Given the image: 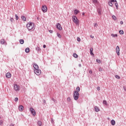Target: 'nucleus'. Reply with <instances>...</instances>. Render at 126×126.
Segmentation results:
<instances>
[{"label": "nucleus", "mask_w": 126, "mask_h": 126, "mask_svg": "<svg viewBox=\"0 0 126 126\" xmlns=\"http://www.w3.org/2000/svg\"><path fill=\"white\" fill-rule=\"evenodd\" d=\"M19 110L20 112H22L23 110H24V107L23 105H19Z\"/></svg>", "instance_id": "11"}, {"label": "nucleus", "mask_w": 126, "mask_h": 126, "mask_svg": "<svg viewBox=\"0 0 126 126\" xmlns=\"http://www.w3.org/2000/svg\"><path fill=\"white\" fill-rule=\"evenodd\" d=\"M73 56L74 57V58H75L76 59L78 58V55H77V54H76V53H73Z\"/></svg>", "instance_id": "24"}, {"label": "nucleus", "mask_w": 126, "mask_h": 126, "mask_svg": "<svg viewBox=\"0 0 126 126\" xmlns=\"http://www.w3.org/2000/svg\"><path fill=\"white\" fill-rule=\"evenodd\" d=\"M43 47L44 49H45L46 48V45L44 44V45H43Z\"/></svg>", "instance_id": "52"}, {"label": "nucleus", "mask_w": 126, "mask_h": 126, "mask_svg": "<svg viewBox=\"0 0 126 126\" xmlns=\"http://www.w3.org/2000/svg\"><path fill=\"white\" fill-rule=\"evenodd\" d=\"M4 43H5V41L4 40V39H1V40H0V44H2V45H3Z\"/></svg>", "instance_id": "19"}, {"label": "nucleus", "mask_w": 126, "mask_h": 126, "mask_svg": "<svg viewBox=\"0 0 126 126\" xmlns=\"http://www.w3.org/2000/svg\"><path fill=\"white\" fill-rule=\"evenodd\" d=\"M79 96V93H78L76 91H74L73 97H74V100H75L76 101L78 100Z\"/></svg>", "instance_id": "2"}, {"label": "nucleus", "mask_w": 126, "mask_h": 126, "mask_svg": "<svg viewBox=\"0 0 126 126\" xmlns=\"http://www.w3.org/2000/svg\"><path fill=\"white\" fill-rule=\"evenodd\" d=\"M0 119H1V117H0Z\"/></svg>", "instance_id": "59"}, {"label": "nucleus", "mask_w": 126, "mask_h": 126, "mask_svg": "<svg viewBox=\"0 0 126 126\" xmlns=\"http://www.w3.org/2000/svg\"><path fill=\"white\" fill-rule=\"evenodd\" d=\"M21 18H22L23 21H26V17H25V16H22Z\"/></svg>", "instance_id": "23"}, {"label": "nucleus", "mask_w": 126, "mask_h": 126, "mask_svg": "<svg viewBox=\"0 0 126 126\" xmlns=\"http://www.w3.org/2000/svg\"><path fill=\"white\" fill-rule=\"evenodd\" d=\"M47 10H48V8L47 7V6L46 5L42 6V11H43V12H47Z\"/></svg>", "instance_id": "8"}, {"label": "nucleus", "mask_w": 126, "mask_h": 126, "mask_svg": "<svg viewBox=\"0 0 126 126\" xmlns=\"http://www.w3.org/2000/svg\"><path fill=\"white\" fill-rule=\"evenodd\" d=\"M43 103H44V104H46V100H45L43 99Z\"/></svg>", "instance_id": "51"}, {"label": "nucleus", "mask_w": 126, "mask_h": 126, "mask_svg": "<svg viewBox=\"0 0 126 126\" xmlns=\"http://www.w3.org/2000/svg\"><path fill=\"white\" fill-rule=\"evenodd\" d=\"M72 21L75 23V24H76V25H78V24H79V20H78V19H77V17L76 16H73Z\"/></svg>", "instance_id": "3"}, {"label": "nucleus", "mask_w": 126, "mask_h": 126, "mask_svg": "<svg viewBox=\"0 0 126 126\" xmlns=\"http://www.w3.org/2000/svg\"><path fill=\"white\" fill-rule=\"evenodd\" d=\"M112 18H113V19L115 21H116V20H117V17H115V15H113V16H112Z\"/></svg>", "instance_id": "28"}, {"label": "nucleus", "mask_w": 126, "mask_h": 126, "mask_svg": "<svg viewBox=\"0 0 126 126\" xmlns=\"http://www.w3.org/2000/svg\"><path fill=\"white\" fill-rule=\"evenodd\" d=\"M11 22H14V19L13 18L10 19Z\"/></svg>", "instance_id": "34"}, {"label": "nucleus", "mask_w": 126, "mask_h": 126, "mask_svg": "<svg viewBox=\"0 0 126 126\" xmlns=\"http://www.w3.org/2000/svg\"><path fill=\"white\" fill-rule=\"evenodd\" d=\"M93 2L94 5H97V4H99V2L97 0H93Z\"/></svg>", "instance_id": "12"}, {"label": "nucleus", "mask_w": 126, "mask_h": 126, "mask_svg": "<svg viewBox=\"0 0 126 126\" xmlns=\"http://www.w3.org/2000/svg\"><path fill=\"white\" fill-rule=\"evenodd\" d=\"M67 101H68V102H70V97L67 98Z\"/></svg>", "instance_id": "45"}, {"label": "nucleus", "mask_w": 126, "mask_h": 126, "mask_svg": "<svg viewBox=\"0 0 126 126\" xmlns=\"http://www.w3.org/2000/svg\"><path fill=\"white\" fill-rule=\"evenodd\" d=\"M33 67H34V70H35V69H39V66H38V65L36 63H34L33 64Z\"/></svg>", "instance_id": "13"}, {"label": "nucleus", "mask_w": 126, "mask_h": 126, "mask_svg": "<svg viewBox=\"0 0 126 126\" xmlns=\"http://www.w3.org/2000/svg\"><path fill=\"white\" fill-rule=\"evenodd\" d=\"M94 110H95V112H99V111H100V109H99V108H98V107H97V106L94 107Z\"/></svg>", "instance_id": "18"}, {"label": "nucleus", "mask_w": 126, "mask_h": 126, "mask_svg": "<svg viewBox=\"0 0 126 126\" xmlns=\"http://www.w3.org/2000/svg\"><path fill=\"white\" fill-rule=\"evenodd\" d=\"M25 52L27 53H29V52H30V48H29V47L26 48Z\"/></svg>", "instance_id": "21"}, {"label": "nucleus", "mask_w": 126, "mask_h": 126, "mask_svg": "<svg viewBox=\"0 0 126 126\" xmlns=\"http://www.w3.org/2000/svg\"><path fill=\"white\" fill-rule=\"evenodd\" d=\"M111 36L112 37H118V34H114V33H112L111 34Z\"/></svg>", "instance_id": "29"}, {"label": "nucleus", "mask_w": 126, "mask_h": 126, "mask_svg": "<svg viewBox=\"0 0 126 126\" xmlns=\"http://www.w3.org/2000/svg\"><path fill=\"white\" fill-rule=\"evenodd\" d=\"M116 78H117V79H120V77L119 75H116L115 76Z\"/></svg>", "instance_id": "38"}, {"label": "nucleus", "mask_w": 126, "mask_h": 126, "mask_svg": "<svg viewBox=\"0 0 126 126\" xmlns=\"http://www.w3.org/2000/svg\"><path fill=\"white\" fill-rule=\"evenodd\" d=\"M20 44H21V45L24 44V40L20 39Z\"/></svg>", "instance_id": "25"}, {"label": "nucleus", "mask_w": 126, "mask_h": 126, "mask_svg": "<svg viewBox=\"0 0 126 126\" xmlns=\"http://www.w3.org/2000/svg\"><path fill=\"white\" fill-rule=\"evenodd\" d=\"M14 89L17 92H18V91L20 90V86H19V85H18L17 84H15L14 85Z\"/></svg>", "instance_id": "4"}, {"label": "nucleus", "mask_w": 126, "mask_h": 126, "mask_svg": "<svg viewBox=\"0 0 126 126\" xmlns=\"http://www.w3.org/2000/svg\"><path fill=\"white\" fill-rule=\"evenodd\" d=\"M51 100H52V101H53L54 102V103H55V102H56V100H55V99H54V98H52L51 99Z\"/></svg>", "instance_id": "46"}, {"label": "nucleus", "mask_w": 126, "mask_h": 126, "mask_svg": "<svg viewBox=\"0 0 126 126\" xmlns=\"http://www.w3.org/2000/svg\"><path fill=\"white\" fill-rule=\"evenodd\" d=\"M96 25H97V26H98V24H97L95 23V24H94V27H96Z\"/></svg>", "instance_id": "54"}, {"label": "nucleus", "mask_w": 126, "mask_h": 126, "mask_svg": "<svg viewBox=\"0 0 126 126\" xmlns=\"http://www.w3.org/2000/svg\"><path fill=\"white\" fill-rule=\"evenodd\" d=\"M103 104H104V105H107V101L103 100Z\"/></svg>", "instance_id": "36"}, {"label": "nucleus", "mask_w": 126, "mask_h": 126, "mask_svg": "<svg viewBox=\"0 0 126 126\" xmlns=\"http://www.w3.org/2000/svg\"><path fill=\"white\" fill-rule=\"evenodd\" d=\"M30 111L31 112V114H32V116H33V117L36 116V111H35V109H34L33 108L31 107L30 108Z\"/></svg>", "instance_id": "5"}, {"label": "nucleus", "mask_w": 126, "mask_h": 126, "mask_svg": "<svg viewBox=\"0 0 126 126\" xmlns=\"http://www.w3.org/2000/svg\"><path fill=\"white\" fill-rule=\"evenodd\" d=\"M120 24H121V25L124 24V22L121 21V22H120Z\"/></svg>", "instance_id": "50"}, {"label": "nucleus", "mask_w": 126, "mask_h": 126, "mask_svg": "<svg viewBox=\"0 0 126 126\" xmlns=\"http://www.w3.org/2000/svg\"><path fill=\"white\" fill-rule=\"evenodd\" d=\"M34 71L36 75H40L41 74V70L39 69H34Z\"/></svg>", "instance_id": "6"}, {"label": "nucleus", "mask_w": 126, "mask_h": 126, "mask_svg": "<svg viewBox=\"0 0 126 126\" xmlns=\"http://www.w3.org/2000/svg\"><path fill=\"white\" fill-rule=\"evenodd\" d=\"M82 15L83 16L85 15V13H82Z\"/></svg>", "instance_id": "58"}, {"label": "nucleus", "mask_w": 126, "mask_h": 126, "mask_svg": "<svg viewBox=\"0 0 126 126\" xmlns=\"http://www.w3.org/2000/svg\"><path fill=\"white\" fill-rule=\"evenodd\" d=\"M111 124L112 126H115V125H116V121H115L114 120H112L111 121Z\"/></svg>", "instance_id": "15"}, {"label": "nucleus", "mask_w": 126, "mask_h": 126, "mask_svg": "<svg viewBox=\"0 0 126 126\" xmlns=\"http://www.w3.org/2000/svg\"><path fill=\"white\" fill-rule=\"evenodd\" d=\"M96 89H97V90H98V91H100V87H97Z\"/></svg>", "instance_id": "42"}, {"label": "nucleus", "mask_w": 126, "mask_h": 126, "mask_svg": "<svg viewBox=\"0 0 126 126\" xmlns=\"http://www.w3.org/2000/svg\"><path fill=\"white\" fill-rule=\"evenodd\" d=\"M15 17H16V20H18V19H19V17H18V16H17V14H15Z\"/></svg>", "instance_id": "33"}, {"label": "nucleus", "mask_w": 126, "mask_h": 126, "mask_svg": "<svg viewBox=\"0 0 126 126\" xmlns=\"http://www.w3.org/2000/svg\"><path fill=\"white\" fill-rule=\"evenodd\" d=\"M97 12L98 13V15H102V9L100 8H97Z\"/></svg>", "instance_id": "9"}, {"label": "nucleus", "mask_w": 126, "mask_h": 126, "mask_svg": "<svg viewBox=\"0 0 126 126\" xmlns=\"http://www.w3.org/2000/svg\"><path fill=\"white\" fill-rule=\"evenodd\" d=\"M49 32H50V33H53V31H52V30H49Z\"/></svg>", "instance_id": "55"}, {"label": "nucleus", "mask_w": 126, "mask_h": 126, "mask_svg": "<svg viewBox=\"0 0 126 126\" xmlns=\"http://www.w3.org/2000/svg\"><path fill=\"white\" fill-rule=\"evenodd\" d=\"M35 50L38 52V53H39V52H41V48L38 46L35 48Z\"/></svg>", "instance_id": "16"}, {"label": "nucleus", "mask_w": 126, "mask_h": 126, "mask_svg": "<svg viewBox=\"0 0 126 126\" xmlns=\"http://www.w3.org/2000/svg\"><path fill=\"white\" fill-rule=\"evenodd\" d=\"M56 28H57V29H58V30H60V31H62V30H63V28H62V26L60 23H58L56 25Z\"/></svg>", "instance_id": "7"}, {"label": "nucleus", "mask_w": 126, "mask_h": 126, "mask_svg": "<svg viewBox=\"0 0 126 126\" xmlns=\"http://www.w3.org/2000/svg\"><path fill=\"white\" fill-rule=\"evenodd\" d=\"M27 27L29 31L32 30V29H35L34 28V23L32 22H29L27 24Z\"/></svg>", "instance_id": "1"}, {"label": "nucleus", "mask_w": 126, "mask_h": 126, "mask_svg": "<svg viewBox=\"0 0 126 126\" xmlns=\"http://www.w3.org/2000/svg\"><path fill=\"white\" fill-rule=\"evenodd\" d=\"M90 54L91 55V56H94V54H93V52H90Z\"/></svg>", "instance_id": "47"}, {"label": "nucleus", "mask_w": 126, "mask_h": 126, "mask_svg": "<svg viewBox=\"0 0 126 126\" xmlns=\"http://www.w3.org/2000/svg\"><path fill=\"white\" fill-rule=\"evenodd\" d=\"M77 40L78 42H80V41H81V39L79 37H77Z\"/></svg>", "instance_id": "39"}, {"label": "nucleus", "mask_w": 126, "mask_h": 126, "mask_svg": "<svg viewBox=\"0 0 126 126\" xmlns=\"http://www.w3.org/2000/svg\"><path fill=\"white\" fill-rule=\"evenodd\" d=\"M17 101H18V97L15 98V101L17 102Z\"/></svg>", "instance_id": "41"}, {"label": "nucleus", "mask_w": 126, "mask_h": 126, "mask_svg": "<svg viewBox=\"0 0 126 126\" xmlns=\"http://www.w3.org/2000/svg\"><path fill=\"white\" fill-rule=\"evenodd\" d=\"M57 35L58 37H59V38H62V35L60 33H59V32L57 33Z\"/></svg>", "instance_id": "30"}, {"label": "nucleus", "mask_w": 126, "mask_h": 126, "mask_svg": "<svg viewBox=\"0 0 126 126\" xmlns=\"http://www.w3.org/2000/svg\"><path fill=\"white\" fill-rule=\"evenodd\" d=\"M91 38H92V39H93L94 38V36L91 35H90Z\"/></svg>", "instance_id": "48"}, {"label": "nucleus", "mask_w": 126, "mask_h": 126, "mask_svg": "<svg viewBox=\"0 0 126 126\" xmlns=\"http://www.w3.org/2000/svg\"><path fill=\"white\" fill-rule=\"evenodd\" d=\"M115 5L117 9H119V5H118V2H116L115 3Z\"/></svg>", "instance_id": "27"}, {"label": "nucleus", "mask_w": 126, "mask_h": 126, "mask_svg": "<svg viewBox=\"0 0 126 126\" xmlns=\"http://www.w3.org/2000/svg\"><path fill=\"white\" fill-rule=\"evenodd\" d=\"M99 71H103V69H102L101 67H99L98 68Z\"/></svg>", "instance_id": "40"}, {"label": "nucleus", "mask_w": 126, "mask_h": 126, "mask_svg": "<svg viewBox=\"0 0 126 126\" xmlns=\"http://www.w3.org/2000/svg\"><path fill=\"white\" fill-rule=\"evenodd\" d=\"M112 2H117V0H111Z\"/></svg>", "instance_id": "43"}, {"label": "nucleus", "mask_w": 126, "mask_h": 126, "mask_svg": "<svg viewBox=\"0 0 126 126\" xmlns=\"http://www.w3.org/2000/svg\"><path fill=\"white\" fill-rule=\"evenodd\" d=\"M119 33H120V34H121V35H123V34H124V31H123V30H120V31H119Z\"/></svg>", "instance_id": "31"}, {"label": "nucleus", "mask_w": 126, "mask_h": 126, "mask_svg": "<svg viewBox=\"0 0 126 126\" xmlns=\"http://www.w3.org/2000/svg\"><path fill=\"white\" fill-rule=\"evenodd\" d=\"M76 91H76V92H77L78 93V92H79V91H80V88H79V86H78L76 89Z\"/></svg>", "instance_id": "22"}, {"label": "nucleus", "mask_w": 126, "mask_h": 126, "mask_svg": "<svg viewBox=\"0 0 126 126\" xmlns=\"http://www.w3.org/2000/svg\"><path fill=\"white\" fill-rule=\"evenodd\" d=\"M51 122L52 124H54V123H55V122H54V119L51 118Z\"/></svg>", "instance_id": "37"}, {"label": "nucleus", "mask_w": 126, "mask_h": 126, "mask_svg": "<svg viewBox=\"0 0 126 126\" xmlns=\"http://www.w3.org/2000/svg\"><path fill=\"white\" fill-rule=\"evenodd\" d=\"M93 52V48H90V52Z\"/></svg>", "instance_id": "44"}, {"label": "nucleus", "mask_w": 126, "mask_h": 126, "mask_svg": "<svg viewBox=\"0 0 126 126\" xmlns=\"http://www.w3.org/2000/svg\"><path fill=\"white\" fill-rule=\"evenodd\" d=\"M37 125L38 126H42V122H41L40 121H38Z\"/></svg>", "instance_id": "26"}, {"label": "nucleus", "mask_w": 126, "mask_h": 126, "mask_svg": "<svg viewBox=\"0 0 126 126\" xmlns=\"http://www.w3.org/2000/svg\"><path fill=\"white\" fill-rule=\"evenodd\" d=\"M9 126H14V125L13 124H11Z\"/></svg>", "instance_id": "53"}, {"label": "nucleus", "mask_w": 126, "mask_h": 126, "mask_svg": "<svg viewBox=\"0 0 126 126\" xmlns=\"http://www.w3.org/2000/svg\"><path fill=\"white\" fill-rule=\"evenodd\" d=\"M108 5L110 6H113V2L110 0L109 1H108Z\"/></svg>", "instance_id": "20"}, {"label": "nucleus", "mask_w": 126, "mask_h": 126, "mask_svg": "<svg viewBox=\"0 0 126 126\" xmlns=\"http://www.w3.org/2000/svg\"><path fill=\"white\" fill-rule=\"evenodd\" d=\"M3 125V121L0 120V126H2Z\"/></svg>", "instance_id": "35"}, {"label": "nucleus", "mask_w": 126, "mask_h": 126, "mask_svg": "<svg viewBox=\"0 0 126 126\" xmlns=\"http://www.w3.org/2000/svg\"><path fill=\"white\" fill-rule=\"evenodd\" d=\"M78 66H79V67H81V64H79Z\"/></svg>", "instance_id": "57"}, {"label": "nucleus", "mask_w": 126, "mask_h": 126, "mask_svg": "<svg viewBox=\"0 0 126 126\" xmlns=\"http://www.w3.org/2000/svg\"><path fill=\"white\" fill-rule=\"evenodd\" d=\"M116 51L118 56H120V47L119 46L116 47Z\"/></svg>", "instance_id": "10"}, {"label": "nucleus", "mask_w": 126, "mask_h": 126, "mask_svg": "<svg viewBox=\"0 0 126 126\" xmlns=\"http://www.w3.org/2000/svg\"><path fill=\"white\" fill-rule=\"evenodd\" d=\"M123 89L125 91H126V87H123Z\"/></svg>", "instance_id": "49"}, {"label": "nucleus", "mask_w": 126, "mask_h": 126, "mask_svg": "<svg viewBox=\"0 0 126 126\" xmlns=\"http://www.w3.org/2000/svg\"><path fill=\"white\" fill-rule=\"evenodd\" d=\"M96 63H101V60H100L96 59Z\"/></svg>", "instance_id": "32"}, {"label": "nucleus", "mask_w": 126, "mask_h": 126, "mask_svg": "<svg viewBox=\"0 0 126 126\" xmlns=\"http://www.w3.org/2000/svg\"><path fill=\"white\" fill-rule=\"evenodd\" d=\"M5 75L7 78H10V77H11V74L9 72L7 73Z\"/></svg>", "instance_id": "14"}, {"label": "nucleus", "mask_w": 126, "mask_h": 126, "mask_svg": "<svg viewBox=\"0 0 126 126\" xmlns=\"http://www.w3.org/2000/svg\"><path fill=\"white\" fill-rule=\"evenodd\" d=\"M89 73H90V74H92V71H89Z\"/></svg>", "instance_id": "56"}, {"label": "nucleus", "mask_w": 126, "mask_h": 126, "mask_svg": "<svg viewBox=\"0 0 126 126\" xmlns=\"http://www.w3.org/2000/svg\"><path fill=\"white\" fill-rule=\"evenodd\" d=\"M79 12V10H74V13L75 15H76L77 14H78V13Z\"/></svg>", "instance_id": "17"}]
</instances>
